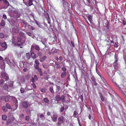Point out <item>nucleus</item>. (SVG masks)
Listing matches in <instances>:
<instances>
[{"instance_id":"4","label":"nucleus","mask_w":126,"mask_h":126,"mask_svg":"<svg viewBox=\"0 0 126 126\" xmlns=\"http://www.w3.org/2000/svg\"><path fill=\"white\" fill-rule=\"evenodd\" d=\"M111 37L112 39V37L111 36L110 37V36L107 37L106 39L104 41V43L106 46H107L108 47H109L110 46V44L109 42V40H110V37Z\"/></svg>"},{"instance_id":"50","label":"nucleus","mask_w":126,"mask_h":126,"mask_svg":"<svg viewBox=\"0 0 126 126\" xmlns=\"http://www.w3.org/2000/svg\"><path fill=\"white\" fill-rule=\"evenodd\" d=\"M32 85L34 87V88L35 89L36 88V86L34 83H33L32 84Z\"/></svg>"},{"instance_id":"2","label":"nucleus","mask_w":126,"mask_h":126,"mask_svg":"<svg viewBox=\"0 0 126 126\" xmlns=\"http://www.w3.org/2000/svg\"><path fill=\"white\" fill-rule=\"evenodd\" d=\"M2 78L4 79L5 81L9 80V78L7 74L5 72H2L1 74Z\"/></svg>"},{"instance_id":"38","label":"nucleus","mask_w":126,"mask_h":126,"mask_svg":"<svg viewBox=\"0 0 126 126\" xmlns=\"http://www.w3.org/2000/svg\"><path fill=\"white\" fill-rule=\"evenodd\" d=\"M56 68L57 69H60L61 68V66L58 64H56Z\"/></svg>"},{"instance_id":"53","label":"nucleus","mask_w":126,"mask_h":126,"mask_svg":"<svg viewBox=\"0 0 126 126\" xmlns=\"http://www.w3.org/2000/svg\"><path fill=\"white\" fill-rule=\"evenodd\" d=\"M21 118L23 119L24 117V115L23 114H21L20 116Z\"/></svg>"},{"instance_id":"19","label":"nucleus","mask_w":126,"mask_h":126,"mask_svg":"<svg viewBox=\"0 0 126 126\" xmlns=\"http://www.w3.org/2000/svg\"><path fill=\"white\" fill-rule=\"evenodd\" d=\"M22 105L24 108H26L28 106V104L27 102L24 101L23 102Z\"/></svg>"},{"instance_id":"57","label":"nucleus","mask_w":126,"mask_h":126,"mask_svg":"<svg viewBox=\"0 0 126 126\" xmlns=\"http://www.w3.org/2000/svg\"><path fill=\"white\" fill-rule=\"evenodd\" d=\"M114 46L115 47H118V45L116 43H115L114 45Z\"/></svg>"},{"instance_id":"39","label":"nucleus","mask_w":126,"mask_h":126,"mask_svg":"<svg viewBox=\"0 0 126 126\" xmlns=\"http://www.w3.org/2000/svg\"><path fill=\"white\" fill-rule=\"evenodd\" d=\"M77 114V112L76 111H74V114L73 115V116L75 117H76V115Z\"/></svg>"},{"instance_id":"48","label":"nucleus","mask_w":126,"mask_h":126,"mask_svg":"<svg viewBox=\"0 0 126 126\" xmlns=\"http://www.w3.org/2000/svg\"><path fill=\"white\" fill-rule=\"evenodd\" d=\"M25 120L26 121H29V117L28 116H26L25 117Z\"/></svg>"},{"instance_id":"42","label":"nucleus","mask_w":126,"mask_h":126,"mask_svg":"<svg viewBox=\"0 0 126 126\" xmlns=\"http://www.w3.org/2000/svg\"><path fill=\"white\" fill-rule=\"evenodd\" d=\"M117 64H113V66L114 69L117 70V66L116 65Z\"/></svg>"},{"instance_id":"46","label":"nucleus","mask_w":126,"mask_h":126,"mask_svg":"<svg viewBox=\"0 0 126 126\" xmlns=\"http://www.w3.org/2000/svg\"><path fill=\"white\" fill-rule=\"evenodd\" d=\"M34 78V79H35L36 80H38V78L37 76L35 75L34 76V77H33Z\"/></svg>"},{"instance_id":"63","label":"nucleus","mask_w":126,"mask_h":126,"mask_svg":"<svg viewBox=\"0 0 126 126\" xmlns=\"http://www.w3.org/2000/svg\"><path fill=\"white\" fill-rule=\"evenodd\" d=\"M47 115L48 116H50L51 115V113L49 112H47Z\"/></svg>"},{"instance_id":"20","label":"nucleus","mask_w":126,"mask_h":126,"mask_svg":"<svg viewBox=\"0 0 126 126\" xmlns=\"http://www.w3.org/2000/svg\"><path fill=\"white\" fill-rule=\"evenodd\" d=\"M99 94L101 101H104V98L102 96L101 93L100 92H99Z\"/></svg>"},{"instance_id":"25","label":"nucleus","mask_w":126,"mask_h":126,"mask_svg":"<svg viewBox=\"0 0 126 126\" xmlns=\"http://www.w3.org/2000/svg\"><path fill=\"white\" fill-rule=\"evenodd\" d=\"M7 118V116L3 114L2 115V118L3 120H5Z\"/></svg>"},{"instance_id":"43","label":"nucleus","mask_w":126,"mask_h":126,"mask_svg":"<svg viewBox=\"0 0 126 126\" xmlns=\"http://www.w3.org/2000/svg\"><path fill=\"white\" fill-rule=\"evenodd\" d=\"M35 63L37 65H39L40 63L39 61L37 60H35Z\"/></svg>"},{"instance_id":"15","label":"nucleus","mask_w":126,"mask_h":126,"mask_svg":"<svg viewBox=\"0 0 126 126\" xmlns=\"http://www.w3.org/2000/svg\"><path fill=\"white\" fill-rule=\"evenodd\" d=\"M47 57L46 56H44L40 59V61L41 62H43L46 59Z\"/></svg>"},{"instance_id":"17","label":"nucleus","mask_w":126,"mask_h":126,"mask_svg":"<svg viewBox=\"0 0 126 126\" xmlns=\"http://www.w3.org/2000/svg\"><path fill=\"white\" fill-rule=\"evenodd\" d=\"M61 101L62 102H64L65 99V98L64 95H62L61 96Z\"/></svg>"},{"instance_id":"10","label":"nucleus","mask_w":126,"mask_h":126,"mask_svg":"<svg viewBox=\"0 0 126 126\" xmlns=\"http://www.w3.org/2000/svg\"><path fill=\"white\" fill-rule=\"evenodd\" d=\"M30 55L32 58L33 59H35L36 58V54L33 52H32L31 53Z\"/></svg>"},{"instance_id":"1","label":"nucleus","mask_w":126,"mask_h":126,"mask_svg":"<svg viewBox=\"0 0 126 126\" xmlns=\"http://www.w3.org/2000/svg\"><path fill=\"white\" fill-rule=\"evenodd\" d=\"M58 122L57 123V124L59 126H61L62 124L65 122L66 119L63 116H61L58 118Z\"/></svg>"},{"instance_id":"45","label":"nucleus","mask_w":126,"mask_h":126,"mask_svg":"<svg viewBox=\"0 0 126 126\" xmlns=\"http://www.w3.org/2000/svg\"><path fill=\"white\" fill-rule=\"evenodd\" d=\"M64 110V108L63 107H61L60 109V111L61 112H63V111Z\"/></svg>"},{"instance_id":"33","label":"nucleus","mask_w":126,"mask_h":126,"mask_svg":"<svg viewBox=\"0 0 126 126\" xmlns=\"http://www.w3.org/2000/svg\"><path fill=\"white\" fill-rule=\"evenodd\" d=\"M4 37V34L2 32L0 33V38L3 39Z\"/></svg>"},{"instance_id":"52","label":"nucleus","mask_w":126,"mask_h":126,"mask_svg":"<svg viewBox=\"0 0 126 126\" xmlns=\"http://www.w3.org/2000/svg\"><path fill=\"white\" fill-rule=\"evenodd\" d=\"M3 18L5 19H7V17L5 15H3Z\"/></svg>"},{"instance_id":"40","label":"nucleus","mask_w":126,"mask_h":126,"mask_svg":"<svg viewBox=\"0 0 126 126\" xmlns=\"http://www.w3.org/2000/svg\"><path fill=\"white\" fill-rule=\"evenodd\" d=\"M40 91L41 92H45L46 91V89L44 88H41Z\"/></svg>"},{"instance_id":"36","label":"nucleus","mask_w":126,"mask_h":126,"mask_svg":"<svg viewBox=\"0 0 126 126\" xmlns=\"http://www.w3.org/2000/svg\"><path fill=\"white\" fill-rule=\"evenodd\" d=\"M24 88L22 87L20 89V91L21 93H23L24 92Z\"/></svg>"},{"instance_id":"14","label":"nucleus","mask_w":126,"mask_h":126,"mask_svg":"<svg viewBox=\"0 0 126 126\" xmlns=\"http://www.w3.org/2000/svg\"><path fill=\"white\" fill-rule=\"evenodd\" d=\"M52 118L53 121L54 122H55L57 118V115L55 114L53 115V117Z\"/></svg>"},{"instance_id":"51","label":"nucleus","mask_w":126,"mask_h":126,"mask_svg":"<svg viewBox=\"0 0 126 126\" xmlns=\"http://www.w3.org/2000/svg\"><path fill=\"white\" fill-rule=\"evenodd\" d=\"M10 118L11 120L12 121H13L15 119V118L13 116H12L11 117H10Z\"/></svg>"},{"instance_id":"3","label":"nucleus","mask_w":126,"mask_h":126,"mask_svg":"<svg viewBox=\"0 0 126 126\" xmlns=\"http://www.w3.org/2000/svg\"><path fill=\"white\" fill-rule=\"evenodd\" d=\"M61 2L62 3L63 7L64 9H65L67 7V8H70V5L66 1V0H61Z\"/></svg>"},{"instance_id":"13","label":"nucleus","mask_w":126,"mask_h":126,"mask_svg":"<svg viewBox=\"0 0 126 126\" xmlns=\"http://www.w3.org/2000/svg\"><path fill=\"white\" fill-rule=\"evenodd\" d=\"M91 79L93 82L94 84V85L96 86L97 85V83L95 79L94 78V77H92Z\"/></svg>"},{"instance_id":"54","label":"nucleus","mask_w":126,"mask_h":126,"mask_svg":"<svg viewBox=\"0 0 126 126\" xmlns=\"http://www.w3.org/2000/svg\"><path fill=\"white\" fill-rule=\"evenodd\" d=\"M5 25V23L4 22H1V23L0 24V25L1 26H4Z\"/></svg>"},{"instance_id":"60","label":"nucleus","mask_w":126,"mask_h":126,"mask_svg":"<svg viewBox=\"0 0 126 126\" xmlns=\"http://www.w3.org/2000/svg\"><path fill=\"white\" fill-rule=\"evenodd\" d=\"M80 99L82 101H83V96L82 95H81L80 96Z\"/></svg>"},{"instance_id":"23","label":"nucleus","mask_w":126,"mask_h":126,"mask_svg":"<svg viewBox=\"0 0 126 126\" xmlns=\"http://www.w3.org/2000/svg\"><path fill=\"white\" fill-rule=\"evenodd\" d=\"M10 98V96H5L4 98V99L5 101H9Z\"/></svg>"},{"instance_id":"24","label":"nucleus","mask_w":126,"mask_h":126,"mask_svg":"<svg viewBox=\"0 0 126 126\" xmlns=\"http://www.w3.org/2000/svg\"><path fill=\"white\" fill-rule=\"evenodd\" d=\"M49 90L50 92L52 94H54V91L53 90V88L52 87H49Z\"/></svg>"},{"instance_id":"34","label":"nucleus","mask_w":126,"mask_h":126,"mask_svg":"<svg viewBox=\"0 0 126 126\" xmlns=\"http://www.w3.org/2000/svg\"><path fill=\"white\" fill-rule=\"evenodd\" d=\"M4 80L1 79L0 80V86L2 85L4 83Z\"/></svg>"},{"instance_id":"37","label":"nucleus","mask_w":126,"mask_h":126,"mask_svg":"<svg viewBox=\"0 0 126 126\" xmlns=\"http://www.w3.org/2000/svg\"><path fill=\"white\" fill-rule=\"evenodd\" d=\"M62 70L63 71V72H66V69L65 67H63L62 68Z\"/></svg>"},{"instance_id":"56","label":"nucleus","mask_w":126,"mask_h":126,"mask_svg":"<svg viewBox=\"0 0 126 126\" xmlns=\"http://www.w3.org/2000/svg\"><path fill=\"white\" fill-rule=\"evenodd\" d=\"M31 81L33 82V83H34V78L33 77L31 79Z\"/></svg>"},{"instance_id":"21","label":"nucleus","mask_w":126,"mask_h":126,"mask_svg":"<svg viewBox=\"0 0 126 126\" xmlns=\"http://www.w3.org/2000/svg\"><path fill=\"white\" fill-rule=\"evenodd\" d=\"M4 3L6 5L8 6H9L10 5V4L9 2L7 0H3Z\"/></svg>"},{"instance_id":"31","label":"nucleus","mask_w":126,"mask_h":126,"mask_svg":"<svg viewBox=\"0 0 126 126\" xmlns=\"http://www.w3.org/2000/svg\"><path fill=\"white\" fill-rule=\"evenodd\" d=\"M9 61L10 62L11 64H12L13 65L16 64V62H15L13 60H9Z\"/></svg>"},{"instance_id":"62","label":"nucleus","mask_w":126,"mask_h":126,"mask_svg":"<svg viewBox=\"0 0 126 126\" xmlns=\"http://www.w3.org/2000/svg\"><path fill=\"white\" fill-rule=\"evenodd\" d=\"M27 69L26 68H25L23 69V71L24 72H26L27 70Z\"/></svg>"},{"instance_id":"22","label":"nucleus","mask_w":126,"mask_h":126,"mask_svg":"<svg viewBox=\"0 0 126 126\" xmlns=\"http://www.w3.org/2000/svg\"><path fill=\"white\" fill-rule=\"evenodd\" d=\"M105 26H106V29H108L109 28V22H108V20L106 22V23H105Z\"/></svg>"},{"instance_id":"58","label":"nucleus","mask_w":126,"mask_h":126,"mask_svg":"<svg viewBox=\"0 0 126 126\" xmlns=\"http://www.w3.org/2000/svg\"><path fill=\"white\" fill-rule=\"evenodd\" d=\"M11 122V121L10 120H8L6 122V123L7 125H9L10 124V123Z\"/></svg>"},{"instance_id":"28","label":"nucleus","mask_w":126,"mask_h":126,"mask_svg":"<svg viewBox=\"0 0 126 126\" xmlns=\"http://www.w3.org/2000/svg\"><path fill=\"white\" fill-rule=\"evenodd\" d=\"M61 89L60 87L58 85H57L56 88V92L58 93L59 91Z\"/></svg>"},{"instance_id":"49","label":"nucleus","mask_w":126,"mask_h":126,"mask_svg":"<svg viewBox=\"0 0 126 126\" xmlns=\"http://www.w3.org/2000/svg\"><path fill=\"white\" fill-rule=\"evenodd\" d=\"M6 106H7L8 109H11V107L8 104H6Z\"/></svg>"},{"instance_id":"12","label":"nucleus","mask_w":126,"mask_h":126,"mask_svg":"<svg viewBox=\"0 0 126 126\" xmlns=\"http://www.w3.org/2000/svg\"><path fill=\"white\" fill-rule=\"evenodd\" d=\"M92 16L91 15H89L88 16V19L90 23L92 22Z\"/></svg>"},{"instance_id":"26","label":"nucleus","mask_w":126,"mask_h":126,"mask_svg":"<svg viewBox=\"0 0 126 126\" xmlns=\"http://www.w3.org/2000/svg\"><path fill=\"white\" fill-rule=\"evenodd\" d=\"M34 47L35 49L36 50L38 51L40 50V48L37 45H36Z\"/></svg>"},{"instance_id":"61","label":"nucleus","mask_w":126,"mask_h":126,"mask_svg":"<svg viewBox=\"0 0 126 126\" xmlns=\"http://www.w3.org/2000/svg\"><path fill=\"white\" fill-rule=\"evenodd\" d=\"M63 59V57L62 56H60L59 57V59L60 61H62V60Z\"/></svg>"},{"instance_id":"44","label":"nucleus","mask_w":126,"mask_h":126,"mask_svg":"<svg viewBox=\"0 0 126 126\" xmlns=\"http://www.w3.org/2000/svg\"><path fill=\"white\" fill-rule=\"evenodd\" d=\"M26 34L30 36H32V34L30 32H26Z\"/></svg>"},{"instance_id":"35","label":"nucleus","mask_w":126,"mask_h":126,"mask_svg":"<svg viewBox=\"0 0 126 126\" xmlns=\"http://www.w3.org/2000/svg\"><path fill=\"white\" fill-rule=\"evenodd\" d=\"M26 56L27 58L28 59H29L30 58L29 53H27L26 54Z\"/></svg>"},{"instance_id":"8","label":"nucleus","mask_w":126,"mask_h":126,"mask_svg":"<svg viewBox=\"0 0 126 126\" xmlns=\"http://www.w3.org/2000/svg\"><path fill=\"white\" fill-rule=\"evenodd\" d=\"M24 43V42H22L21 40H18L16 44L18 46H21Z\"/></svg>"},{"instance_id":"59","label":"nucleus","mask_w":126,"mask_h":126,"mask_svg":"<svg viewBox=\"0 0 126 126\" xmlns=\"http://www.w3.org/2000/svg\"><path fill=\"white\" fill-rule=\"evenodd\" d=\"M109 94L110 95L111 97H112V98H113L114 97V96H113V94H111V93H110V92H109Z\"/></svg>"},{"instance_id":"29","label":"nucleus","mask_w":126,"mask_h":126,"mask_svg":"<svg viewBox=\"0 0 126 126\" xmlns=\"http://www.w3.org/2000/svg\"><path fill=\"white\" fill-rule=\"evenodd\" d=\"M43 100L44 102L47 103H49V100L47 98H44L43 99Z\"/></svg>"},{"instance_id":"5","label":"nucleus","mask_w":126,"mask_h":126,"mask_svg":"<svg viewBox=\"0 0 126 126\" xmlns=\"http://www.w3.org/2000/svg\"><path fill=\"white\" fill-rule=\"evenodd\" d=\"M11 99L14 103H15L14 105L16 108L18 106V100L16 98L13 96H12Z\"/></svg>"},{"instance_id":"30","label":"nucleus","mask_w":126,"mask_h":126,"mask_svg":"<svg viewBox=\"0 0 126 126\" xmlns=\"http://www.w3.org/2000/svg\"><path fill=\"white\" fill-rule=\"evenodd\" d=\"M2 110L4 112H6L7 111V109H6V107L5 106H3L2 107Z\"/></svg>"},{"instance_id":"41","label":"nucleus","mask_w":126,"mask_h":126,"mask_svg":"<svg viewBox=\"0 0 126 126\" xmlns=\"http://www.w3.org/2000/svg\"><path fill=\"white\" fill-rule=\"evenodd\" d=\"M37 55L39 57H40L42 56V53L41 52L38 51L37 53Z\"/></svg>"},{"instance_id":"11","label":"nucleus","mask_w":126,"mask_h":126,"mask_svg":"<svg viewBox=\"0 0 126 126\" xmlns=\"http://www.w3.org/2000/svg\"><path fill=\"white\" fill-rule=\"evenodd\" d=\"M55 100L56 101L58 102L60 101L61 100V96L59 95H57L55 97Z\"/></svg>"},{"instance_id":"18","label":"nucleus","mask_w":126,"mask_h":126,"mask_svg":"<svg viewBox=\"0 0 126 126\" xmlns=\"http://www.w3.org/2000/svg\"><path fill=\"white\" fill-rule=\"evenodd\" d=\"M8 83L9 88H10L13 86V82L10 81L8 82Z\"/></svg>"},{"instance_id":"64","label":"nucleus","mask_w":126,"mask_h":126,"mask_svg":"<svg viewBox=\"0 0 126 126\" xmlns=\"http://www.w3.org/2000/svg\"><path fill=\"white\" fill-rule=\"evenodd\" d=\"M122 22H123V23L124 25H125L126 24V22L124 20H123L122 21Z\"/></svg>"},{"instance_id":"9","label":"nucleus","mask_w":126,"mask_h":126,"mask_svg":"<svg viewBox=\"0 0 126 126\" xmlns=\"http://www.w3.org/2000/svg\"><path fill=\"white\" fill-rule=\"evenodd\" d=\"M3 88L6 90L8 91L9 89L8 85L6 83H5L3 86Z\"/></svg>"},{"instance_id":"6","label":"nucleus","mask_w":126,"mask_h":126,"mask_svg":"<svg viewBox=\"0 0 126 126\" xmlns=\"http://www.w3.org/2000/svg\"><path fill=\"white\" fill-rule=\"evenodd\" d=\"M45 16L46 19V20L47 21L48 23L50 24V20L48 14L47 13H46L45 14Z\"/></svg>"},{"instance_id":"16","label":"nucleus","mask_w":126,"mask_h":126,"mask_svg":"<svg viewBox=\"0 0 126 126\" xmlns=\"http://www.w3.org/2000/svg\"><path fill=\"white\" fill-rule=\"evenodd\" d=\"M67 73L66 72H62L61 75V78H64L66 76Z\"/></svg>"},{"instance_id":"27","label":"nucleus","mask_w":126,"mask_h":126,"mask_svg":"<svg viewBox=\"0 0 126 126\" xmlns=\"http://www.w3.org/2000/svg\"><path fill=\"white\" fill-rule=\"evenodd\" d=\"M38 70V72L39 73L40 75L41 76H42L43 75V73L42 72V71L41 69V68H39Z\"/></svg>"},{"instance_id":"7","label":"nucleus","mask_w":126,"mask_h":126,"mask_svg":"<svg viewBox=\"0 0 126 126\" xmlns=\"http://www.w3.org/2000/svg\"><path fill=\"white\" fill-rule=\"evenodd\" d=\"M1 45L4 50H5L7 48V45L6 42H4L2 43H0V45Z\"/></svg>"},{"instance_id":"55","label":"nucleus","mask_w":126,"mask_h":126,"mask_svg":"<svg viewBox=\"0 0 126 126\" xmlns=\"http://www.w3.org/2000/svg\"><path fill=\"white\" fill-rule=\"evenodd\" d=\"M71 42V44L72 45V47H75V45H74V43L72 41Z\"/></svg>"},{"instance_id":"32","label":"nucleus","mask_w":126,"mask_h":126,"mask_svg":"<svg viewBox=\"0 0 126 126\" xmlns=\"http://www.w3.org/2000/svg\"><path fill=\"white\" fill-rule=\"evenodd\" d=\"M32 0H29V2H28V5L29 6H30L33 5L32 2Z\"/></svg>"},{"instance_id":"47","label":"nucleus","mask_w":126,"mask_h":126,"mask_svg":"<svg viewBox=\"0 0 126 126\" xmlns=\"http://www.w3.org/2000/svg\"><path fill=\"white\" fill-rule=\"evenodd\" d=\"M39 65H37V64L35 66V68L36 69L38 70V69H39V68H39Z\"/></svg>"}]
</instances>
